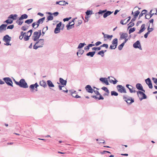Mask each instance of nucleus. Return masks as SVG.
<instances>
[{
	"instance_id": "603ef678",
	"label": "nucleus",
	"mask_w": 157,
	"mask_h": 157,
	"mask_svg": "<svg viewBox=\"0 0 157 157\" xmlns=\"http://www.w3.org/2000/svg\"><path fill=\"white\" fill-rule=\"evenodd\" d=\"M36 44L33 45V49H37L38 48H41V46H39V45L38 46L36 45Z\"/></svg>"
},
{
	"instance_id": "bb28decb",
	"label": "nucleus",
	"mask_w": 157,
	"mask_h": 157,
	"mask_svg": "<svg viewBox=\"0 0 157 157\" xmlns=\"http://www.w3.org/2000/svg\"><path fill=\"white\" fill-rule=\"evenodd\" d=\"M128 35L127 33H122L121 35L120 36V38L121 39H124V38H126L128 37Z\"/></svg>"
},
{
	"instance_id": "3c124183",
	"label": "nucleus",
	"mask_w": 157,
	"mask_h": 157,
	"mask_svg": "<svg viewBox=\"0 0 157 157\" xmlns=\"http://www.w3.org/2000/svg\"><path fill=\"white\" fill-rule=\"evenodd\" d=\"M62 25V22H60L58 24H57L56 26V27L60 29V27Z\"/></svg>"
},
{
	"instance_id": "37998d69",
	"label": "nucleus",
	"mask_w": 157,
	"mask_h": 157,
	"mask_svg": "<svg viewBox=\"0 0 157 157\" xmlns=\"http://www.w3.org/2000/svg\"><path fill=\"white\" fill-rule=\"evenodd\" d=\"M59 14V13L58 12H56L54 13H52L50 12V15H53L54 16H57Z\"/></svg>"
},
{
	"instance_id": "4c0bfd02",
	"label": "nucleus",
	"mask_w": 157,
	"mask_h": 157,
	"mask_svg": "<svg viewBox=\"0 0 157 157\" xmlns=\"http://www.w3.org/2000/svg\"><path fill=\"white\" fill-rule=\"evenodd\" d=\"M98 55H101L102 57L104 56L103 50H101L98 52L97 54Z\"/></svg>"
},
{
	"instance_id": "774afa93",
	"label": "nucleus",
	"mask_w": 157,
	"mask_h": 157,
	"mask_svg": "<svg viewBox=\"0 0 157 157\" xmlns=\"http://www.w3.org/2000/svg\"><path fill=\"white\" fill-rule=\"evenodd\" d=\"M89 49L90 48L88 45L84 47V50H86V51H88Z\"/></svg>"
},
{
	"instance_id": "338daca9",
	"label": "nucleus",
	"mask_w": 157,
	"mask_h": 157,
	"mask_svg": "<svg viewBox=\"0 0 157 157\" xmlns=\"http://www.w3.org/2000/svg\"><path fill=\"white\" fill-rule=\"evenodd\" d=\"M54 85L53 84L52 82L50 80V87H54Z\"/></svg>"
},
{
	"instance_id": "423d86ee",
	"label": "nucleus",
	"mask_w": 157,
	"mask_h": 157,
	"mask_svg": "<svg viewBox=\"0 0 157 157\" xmlns=\"http://www.w3.org/2000/svg\"><path fill=\"white\" fill-rule=\"evenodd\" d=\"M117 89L120 92L124 93H126V91L124 88L121 85H118L117 86Z\"/></svg>"
},
{
	"instance_id": "4d7b16f0",
	"label": "nucleus",
	"mask_w": 157,
	"mask_h": 157,
	"mask_svg": "<svg viewBox=\"0 0 157 157\" xmlns=\"http://www.w3.org/2000/svg\"><path fill=\"white\" fill-rule=\"evenodd\" d=\"M14 27V25H9L7 26V29H12Z\"/></svg>"
},
{
	"instance_id": "69168bd1",
	"label": "nucleus",
	"mask_w": 157,
	"mask_h": 157,
	"mask_svg": "<svg viewBox=\"0 0 157 157\" xmlns=\"http://www.w3.org/2000/svg\"><path fill=\"white\" fill-rule=\"evenodd\" d=\"M101 44V42L100 41H98L95 44V45L96 46H98L99 45Z\"/></svg>"
},
{
	"instance_id": "ddd939ff",
	"label": "nucleus",
	"mask_w": 157,
	"mask_h": 157,
	"mask_svg": "<svg viewBox=\"0 0 157 157\" xmlns=\"http://www.w3.org/2000/svg\"><path fill=\"white\" fill-rule=\"evenodd\" d=\"M33 31L32 29H30L27 33V34H28L29 33H30V34L29 36L25 35V36L24 37V40L26 41L29 40V38L31 36L32 34V33L33 32Z\"/></svg>"
},
{
	"instance_id": "f257e3e1",
	"label": "nucleus",
	"mask_w": 157,
	"mask_h": 157,
	"mask_svg": "<svg viewBox=\"0 0 157 157\" xmlns=\"http://www.w3.org/2000/svg\"><path fill=\"white\" fill-rule=\"evenodd\" d=\"M123 99L128 104L131 105L132 103L134 102V100L133 98L131 97H129L126 95H124L123 96Z\"/></svg>"
},
{
	"instance_id": "4468645a",
	"label": "nucleus",
	"mask_w": 157,
	"mask_h": 157,
	"mask_svg": "<svg viewBox=\"0 0 157 157\" xmlns=\"http://www.w3.org/2000/svg\"><path fill=\"white\" fill-rule=\"evenodd\" d=\"M38 44L39 46H41V47H42L44 44V40L43 39H39L38 41L36 42V44Z\"/></svg>"
},
{
	"instance_id": "ea45409f",
	"label": "nucleus",
	"mask_w": 157,
	"mask_h": 157,
	"mask_svg": "<svg viewBox=\"0 0 157 157\" xmlns=\"http://www.w3.org/2000/svg\"><path fill=\"white\" fill-rule=\"evenodd\" d=\"M129 25L128 26V29L133 26L134 25V23L131 21L128 24V25Z\"/></svg>"
},
{
	"instance_id": "f03ea898",
	"label": "nucleus",
	"mask_w": 157,
	"mask_h": 157,
	"mask_svg": "<svg viewBox=\"0 0 157 157\" xmlns=\"http://www.w3.org/2000/svg\"><path fill=\"white\" fill-rule=\"evenodd\" d=\"M18 83V86L21 87L27 88L28 87L27 83L24 79H21L19 82V83Z\"/></svg>"
},
{
	"instance_id": "393cba45",
	"label": "nucleus",
	"mask_w": 157,
	"mask_h": 157,
	"mask_svg": "<svg viewBox=\"0 0 157 157\" xmlns=\"http://www.w3.org/2000/svg\"><path fill=\"white\" fill-rule=\"evenodd\" d=\"M136 87L137 89L140 90L143 88L142 86L140 83H137L136 85Z\"/></svg>"
},
{
	"instance_id": "412c9836",
	"label": "nucleus",
	"mask_w": 157,
	"mask_h": 157,
	"mask_svg": "<svg viewBox=\"0 0 157 157\" xmlns=\"http://www.w3.org/2000/svg\"><path fill=\"white\" fill-rule=\"evenodd\" d=\"M17 15L16 14H11L10 15L9 17V18L12 19L13 20H16L17 19Z\"/></svg>"
},
{
	"instance_id": "680f3d73",
	"label": "nucleus",
	"mask_w": 157,
	"mask_h": 157,
	"mask_svg": "<svg viewBox=\"0 0 157 157\" xmlns=\"http://www.w3.org/2000/svg\"><path fill=\"white\" fill-rule=\"evenodd\" d=\"M98 95L99 96V98H98V100H103V99H104V98L100 94Z\"/></svg>"
},
{
	"instance_id": "aec40b11",
	"label": "nucleus",
	"mask_w": 157,
	"mask_h": 157,
	"mask_svg": "<svg viewBox=\"0 0 157 157\" xmlns=\"http://www.w3.org/2000/svg\"><path fill=\"white\" fill-rule=\"evenodd\" d=\"M38 86V85L37 84V83L36 82L34 84L30 85L29 86V88L31 89L32 90H33L34 89V87L37 89V87Z\"/></svg>"
},
{
	"instance_id": "5fc2aeb1",
	"label": "nucleus",
	"mask_w": 157,
	"mask_h": 157,
	"mask_svg": "<svg viewBox=\"0 0 157 157\" xmlns=\"http://www.w3.org/2000/svg\"><path fill=\"white\" fill-rule=\"evenodd\" d=\"M73 92L72 93V96L73 97H74V98H81V97L79 96H78L77 94H76L75 95H74L73 94Z\"/></svg>"
},
{
	"instance_id": "a878e982",
	"label": "nucleus",
	"mask_w": 157,
	"mask_h": 157,
	"mask_svg": "<svg viewBox=\"0 0 157 157\" xmlns=\"http://www.w3.org/2000/svg\"><path fill=\"white\" fill-rule=\"evenodd\" d=\"M40 85L44 87H45L46 86V83L45 82L44 80L40 81Z\"/></svg>"
},
{
	"instance_id": "39448f33",
	"label": "nucleus",
	"mask_w": 157,
	"mask_h": 157,
	"mask_svg": "<svg viewBox=\"0 0 157 157\" xmlns=\"http://www.w3.org/2000/svg\"><path fill=\"white\" fill-rule=\"evenodd\" d=\"M3 80L8 85L13 87V82L10 78L5 77L3 78Z\"/></svg>"
},
{
	"instance_id": "864d4df0",
	"label": "nucleus",
	"mask_w": 157,
	"mask_h": 157,
	"mask_svg": "<svg viewBox=\"0 0 157 157\" xmlns=\"http://www.w3.org/2000/svg\"><path fill=\"white\" fill-rule=\"evenodd\" d=\"M152 80L157 85V78H155L153 77Z\"/></svg>"
},
{
	"instance_id": "cd10ccee",
	"label": "nucleus",
	"mask_w": 157,
	"mask_h": 157,
	"mask_svg": "<svg viewBox=\"0 0 157 157\" xmlns=\"http://www.w3.org/2000/svg\"><path fill=\"white\" fill-rule=\"evenodd\" d=\"M84 52V51L83 50L79 49L78 50V52H77V54L78 57H80V56H78V54L79 53L80 54H82Z\"/></svg>"
},
{
	"instance_id": "13d9d810",
	"label": "nucleus",
	"mask_w": 157,
	"mask_h": 157,
	"mask_svg": "<svg viewBox=\"0 0 157 157\" xmlns=\"http://www.w3.org/2000/svg\"><path fill=\"white\" fill-rule=\"evenodd\" d=\"M150 33L149 32V31H147V32L144 35V38H147V37L148 35Z\"/></svg>"
},
{
	"instance_id": "49530a36",
	"label": "nucleus",
	"mask_w": 157,
	"mask_h": 157,
	"mask_svg": "<svg viewBox=\"0 0 157 157\" xmlns=\"http://www.w3.org/2000/svg\"><path fill=\"white\" fill-rule=\"evenodd\" d=\"M28 26L26 27V26H23L21 28V29L22 30L25 31L26 30L28 29Z\"/></svg>"
},
{
	"instance_id": "9d476101",
	"label": "nucleus",
	"mask_w": 157,
	"mask_h": 157,
	"mask_svg": "<svg viewBox=\"0 0 157 157\" xmlns=\"http://www.w3.org/2000/svg\"><path fill=\"white\" fill-rule=\"evenodd\" d=\"M85 89L87 92L89 93H92L93 92V90L90 85H87L85 87Z\"/></svg>"
},
{
	"instance_id": "6e6d98bb",
	"label": "nucleus",
	"mask_w": 157,
	"mask_h": 157,
	"mask_svg": "<svg viewBox=\"0 0 157 157\" xmlns=\"http://www.w3.org/2000/svg\"><path fill=\"white\" fill-rule=\"evenodd\" d=\"M151 12H152V10H151L150 11V12L148 14H147V15H149L150 16V17L149 18H151L154 15V13H151Z\"/></svg>"
},
{
	"instance_id": "b1692460",
	"label": "nucleus",
	"mask_w": 157,
	"mask_h": 157,
	"mask_svg": "<svg viewBox=\"0 0 157 157\" xmlns=\"http://www.w3.org/2000/svg\"><path fill=\"white\" fill-rule=\"evenodd\" d=\"M28 16L26 14H24L21 15L20 17L19 18V20H21L24 19H26L28 18Z\"/></svg>"
},
{
	"instance_id": "2eb2a0df",
	"label": "nucleus",
	"mask_w": 157,
	"mask_h": 157,
	"mask_svg": "<svg viewBox=\"0 0 157 157\" xmlns=\"http://www.w3.org/2000/svg\"><path fill=\"white\" fill-rule=\"evenodd\" d=\"M113 12H111L110 11H105L103 14V17L104 18L106 17L107 16L110 15Z\"/></svg>"
},
{
	"instance_id": "e433bc0d",
	"label": "nucleus",
	"mask_w": 157,
	"mask_h": 157,
	"mask_svg": "<svg viewBox=\"0 0 157 157\" xmlns=\"http://www.w3.org/2000/svg\"><path fill=\"white\" fill-rule=\"evenodd\" d=\"M147 12V11L146 10H143L141 12V13L140 14V16H142L144 14H146V12Z\"/></svg>"
},
{
	"instance_id": "0eeeda50",
	"label": "nucleus",
	"mask_w": 157,
	"mask_h": 157,
	"mask_svg": "<svg viewBox=\"0 0 157 157\" xmlns=\"http://www.w3.org/2000/svg\"><path fill=\"white\" fill-rule=\"evenodd\" d=\"M133 47L135 48H139L140 50H142L140 42L139 40H137L133 44Z\"/></svg>"
},
{
	"instance_id": "72a5a7b5",
	"label": "nucleus",
	"mask_w": 157,
	"mask_h": 157,
	"mask_svg": "<svg viewBox=\"0 0 157 157\" xmlns=\"http://www.w3.org/2000/svg\"><path fill=\"white\" fill-rule=\"evenodd\" d=\"M136 30V28L133 27V28H130L129 30L128 33L129 34H131V33L134 32Z\"/></svg>"
},
{
	"instance_id": "09e8293b",
	"label": "nucleus",
	"mask_w": 157,
	"mask_h": 157,
	"mask_svg": "<svg viewBox=\"0 0 157 157\" xmlns=\"http://www.w3.org/2000/svg\"><path fill=\"white\" fill-rule=\"evenodd\" d=\"M154 30V29L153 28H150V25L148 26V27L147 28V30L148 31H149L150 33L152 32V31Z\"/></svg>"
},
{
	"instance_id": "c756f323",
	"label": "nucleus",
	"mask_w": 157,
	"mask_h": 157,
	"mask_svg": "<svg viewBox=\"0 0 157 157\" xmlns=\"http://www.w3.org/2000/svg\"><path fill=\"white\" fill-rule=\"evenodd\" d=\"M33 21V19H28L26 20L25 22L26 23H27L28 24H29L32 23Z\"/></svg>"
},
{
	"instance_id": "79ce46f5",
	"label": "nucleus",
	"mask_w": 157,
	"mask_h": 157,
	"mask_svg": "<svg viewBox=\"0 0 157 157\" xmlns=\"http://www.w3.org/2000/svg\"><path fill=\"white\" fill-rule=\"evenodd\" d=\"M13 22L12 20L7 19L4 21V22H6L8 24H11Z\"/></svg>"
},
{
	"instance_id": "de8ad7c7",
	"label": "nucleus",
	"mask_w": 157,
	"mask_h": 157,
	"mask_svg": "<svg viewBox=\"0 0 157 157\" xmlns=\"http://www.w3.org/2000/svg\"><path fill=\"white\" fill-rule=\"evenodd\" d=\"M101 47H105L106 48H107L108 47V45L107 44H104L100 46Z\"/></svg>"
},
{
	"instance_id": "5701e85b",
	"label": "nucleus",
	"mask_w": 157,
	"mask_h": 157,
	"mask_svg": "<svg viewBox=\"0 0 157 157\" xmlns=\"http://www.w3.org/2000/svg\"><path fill=\"white\" fill-rule=\"evenodd\" d=\"M129 86H130L132 88V86L130 85L127 84L126 86L130 92L131 93H135L136 92L135 90H132V89L129 87Z\"/></svg>"
},
{
	"instance_id": "a18cd8bd",
	"label": "nucleus",
	"mask_w": 157,
	"mask_h": 157,
	"mask_svg": "<svg viewBox=\"0 0 157 157\" xmlns=\"http://www.w3.org/2000/svg\"><path fill=\"white\" fill-rule=\"evenodd\" d=\"M59 5L61 6H64L66 5V2L64 1H60Z\"/></svg>"
},
{
	"instance_id": "7c9ffc66",
	"label": "nucleus",
	"mask_w": 157,
	"mask_h": 157,
	"mask_svg": "<svg viewBox=\"0 0 157 157\" xmlns=\"http://www.w3.org/2000/svg\"><path fill=\"white\" fill-rule=\"evenodd\" d=\"M60 29L56 27L54 30V33L55 34H57L60 32Z\"/></svg>"
},
{
	"instance_id": "8fccbe9b",
	"label": "nucleus",
	"mask_w": 157,
	"mask_h": 157,
	"mask_svg": "<svg viewBox=\"0 0 157 157\" xmlns=\"http://www.w3.org/2000/svg\"><path fill=\"white\" fill-rule=\"evenodd\" d=\"M66 27L67 28V30H69L70 29H72V28L71 27V25H70L67 24L66 25Z\"/></svg>"
},
{
	"instance_id": "bf43d9fd",
	"label": "nucleus",
	"mask_w": 157,
	"mask_h": 157,
	"mask_svg": "<svg viewBox=\"0 0 157 157\" xmlns=\"http://www.w3.org/2000/svg\"><path fill=\"white\" fill-rule=\"evenodd\" d=\"M71 18V17H67L63 19V21L64 22L68 21Z\"/></svg>"
},
{
	"instance_id": "4be33fe9",
	"label": "nucleus",
	"mask_w": 157,
	"mask_h": 157,
	"mask_svg": "<svg viewBox=\"0 0 157 157\" xmlns=\"http://www.w3.org/2000/svg\"><path fill=\"white\" fill-rule=\"evenodd\" d=\"M96 53L95 51L93 52H89L86 54V55L87 56H90L91 57H93L94 56Z\"/></svg>"
},
{
	"instance_id": "7ed1b4c3",
	"label": "nucleus",
	"mask_w": 157,
	"mask_h": 157,
	"mask_svg": "<svg viewBox=\"0 0 157 157\" xmlns=\"http://www.w3.org/2000/svg\"><path fill=\"white\" fill-rule=\"evenodd\" d=\"M112 44L109 47L110 49H115L117 48L118 44V40L117 38H115L113 40L112 42Z\"/></svg>"
},
{
	"instance_id": "c9c22d12",
	"label": "nucleus",
	"mask_w": 157,
	"mask_h": 157,
	"mask_svg": "<svg viewBox=\"0 0 157 157\" xmlns=\"http://www.w3.org/2000/svg\"><path fill=\"white\" fill-rule=\"evenodd\" d=\"M124 45V44L122 43L121 44L119 45L118 47V48L119 49V50H121L123 48V47Z\"/></svg>"
},
{
	"instance_id": "e2e57ef3",
	"label": "nucleus",
	"mask_w": 157,
	"mask_h": 157,
	"mask_svg": "<svg viewBox=\"0 0 157 157\" xmlns=\"http://www.w3.org/2000/svg\"><path fill=\"white\" fill-rule=\"evenodd\" d=\"M106 79V78H100V81H101V82H104V81H105V79Z\"/></svg>"
},
{
	"instance_id": "a19ab883",
	"label": "nucleus",
	"mask_w": 157,
	"mask_h": 157,
	"mask_svg": "<svg viewBox=\"0 0 157 157\" xmlns=\"http://www.w3.org/2000/svg\"><path fill=\"white\" fill-rule=\"evenodd\" d=\"M140 12L139 10H137L134 12L135 14L134 15V17H137L138 15L140 14Z\"/></svg>"
},
{
	"instance_id": "58836bf2",
	"label": "nucleus",
	"mask_w": 157,
	"mask_h": 157,
	"mask_svg": "<svg viewBox=\"0 0 157 157\" xmlns=\"http://www.w3.org/2000/svg\"><path fill=\"white\" fill-rule=\"evenodd\" d=\"M86 15L88 16L89 15L92 14V10H87L86 12Z\"/></svg>"
},
{
	"instance_id": "f8f14e48",
	"label": "nucleus",
	"mask_w": 157,
	"mask_h": 157,
	"mask_svg": "<svg viewBox=\"0 0 157 157\" xmlns=\"http://www.w3.org/2000/svg\"><path fill=\"white\" fill-rule=\"evenodd\" d=\"M106 11V10H99L98 12V13H95V15L96 16V19H98L100 17V16H97V15L99 14H101V15H102L103 13H104Z\"/></svg>"
},
{
	"instance_id": "dca6fc26",
	"label": "nucleus",
	"mask_w": 157,
	"mask_h": 157,
	"mask_svg": "<svg viewBox=\"0 0 157 157\" xmlns=\"http://www.w3.org/2000/svg\"><path fill=\"white\" fill-rule=\"evenodd\" d=\"M59 81L61 84L63 86H66L67 84V81L66 80H64L63 78H60Z\"/></svg>"
},
{
	"instance_id": "20e7f679",
	"label": "nucleus",
	"mask_w": 157,
	"mask_h": 157,
	"mask_svg": "<svg viewBox=\"0 0 157 157\" xmlns=\"http://www.w3.org/2000/svg\"><path fill=\"white\" fill-rule=\"evenodd\" d=\"M11 38L10 36L8 35H6L4 36L3 38V40L6 42L5 44L6 45H11V44L9 43L10 41L11 40Z\"/></svg>"
},
{
	"instance_id": "f3484780",
	"label": "nucleus",
	"mask_w": 157,
	"mask_h": 157,
	"mask_svg": "<svg viewBox=\"0 0 157 157\" xmlns=\"http://www.w3.org/2000/svg\"><path fill=\"white\" fill-rule=\"evenodd\" d=\"M7 24H2L0 26V33H1L3 30L5 31L6 30Z\"/></svg>"
},
{
	"instance_id": "6e6552de",
	"label": "nucleus",
	"mask_w": 157,
	"mask_h": 157,
	"mask_svg": "<svg viewBox=\"0 0 157 157\" xmlns=\"http://www.w3.org/2000/svg\"><path fill=\"white\" fill-rule=\"evenodd\" d=\"M40 38L38 36V32L37 31L33 33V36H32V39L34 41H36L37 40Z\"/></svg>"
},
{
	"instance_id": "1a4fd4ad",
	"label": "nucleus",
	"mask_w": 157,
	"mask_h": 157,
	"mask_svg": "<svg viewBox=\"0 0 157 157\" xmlns=\"http://www.w3.org/2000/svg\"><path fill=\"white\" fill-rule=\"evenodd\" d=\"M145 82L147 85L148 86L150 89H152L153 88L152 83L151 80L150 78H147L145 80Z\"/></svg>"
},
{
	"instance_id": "6ab92c4d",
	"label": "nucleus",
	"mask_w": 157,
	"mask_h": 157,
	"mask_svg": "<svg viewBox=\"0 0 157 157\" xmlns=\"http://www.w3.org/2000/svg\"><path fill=\"white\" fill-rule=\"evenodd\" d=\"M111 77L113 78L114 79V80H113L110 79V77H108V78L109 79V82L111 83H113V84H116L118 82L117 80L115 78H113L112 77Z\"/></svg>"
},
{
	"instance_id": "473e14b6",
	"label": "nucleus",
	"mask_w": 157,
	"mask_h": 157,
	"mask_svg": "<svg viewBox=\"0 0 157 157\" xmlns=\"http://www.w3.org/2000/svg\"><path fill=\"white\" fill-rule=\"evenodd\" d=\"M111 93L112 96H117L118 94V93L115 91H112Z\"/></svg>"
},
{
	"instance_id": "052dcab7",
	"label": "nucleus",
	"mask_w": 157,
	"mask_h": 157,
	"mask_svg": "<svg viewBox=\"0 0 157 157\" xmlns=\"http://www.w3.org/2000/svg\"><path fill=\"white\" fill-rule=\"evenodd\" d=\"M108 78H106L105 80V81L104 82V83H105L106 85H109V83L107 80V79Z\"/></svg>"
},
{
	"instance_id": "9b49d317",
	"label": "nucleus",
	"mask_w": 157,
	"mask_h": 157,
	"mask_svg": "<svg viewBox=\"0 0 157 157\" xmlns=\"http://www.w3.org/2000/svg\"><path fill=\"white\" fill-rule=\"evenodd\" d=\"M45 17H42V18L39 19L36 22L37 26L36 27L34 28L36 29V28H37L39 26V24H42L43 23V22L44 20H45Z\"/></svg>"
},
{
	"instance_id": "f704fd0d",
	"label": "nucleus",
	"mask_w": 157,
	"mask_h": 157,
	"mask_svg": "<svg viewBox=\"0 0 157 157\" xmlns=\"http://www.w3.org/2000/svg\"><path fill=\"white\" fill-rule=\"evenodd\" d=\"M113 36L112 35H109L108 34H105V35H104V38H107L108 39H110L113 37Z\"/></svg>"
},
{
	"instance_id": "0e129e2a",
	"label": "nucleus",
	"mask_w": 157,
	"mask_h": 157,
	"mask_svg": "<svg viewBox=\"0 0 157 157\" xmlns=\"http://www.w3.org/2000/svg\"><path fill=\"white\" fill-rule=\"evenodd\" d=\"M73 90H69V92L70 93V94H71V95H72V93H73V94H76V91L75 90L73 91H72Z\"/></svg>"
},
{
	"instance_id": "c85d7f7f",
	"label": "nucleus",
	"mask_w": 157,
	"mask_h": 157,
	"mask_svg": "<svg viewBox=\"0 0 157 157\" xmlns=\"http://www.w3.org/2000/svg\"><path fill=\"white\" fill-rule=\"evenodd\" d=\"M86 45V44L85 43H80L79 44L77 48H78V49H80L81 48H82V47H83V46L84 45Z\"/></svg>"
},
{
	"instance_id": "a211bd4d",
	"label": "nucleus",
	"mask_w": 157,
	"mask_h": 157,
	"mask_svg": "<svg viewBox=\"0 0 157 157\" xmlns=\"http://www.w3.org/2000/svg\"><path fill=\"white\" fill-rule=\"evenodd\" d=\"M145 26V24H143L140 27V30L137 33L138 34H140L145 30L146 29Z\"/></svg>"
},
{
	"instance_id": "2f4dec72",
	"label": "nucleus",
	"mask_w": 157,
	"mask_h": 157,
	"mask_svg": "<svg viewBox=\"0 0 157 157\" xmlns=\"http://www.w3.org/2000/svg\"><path fill=\"white\" fill-rule=\"evenodd\" d=\"M101 89L103 90H104L108 94L109 93V91L106 87L103 86L101 88Z\"/></svg>"
},
{
	"instance_id": "c03bdc74",
	"label": "nucleus",
	"mask_w": 157,
	"mask_h": 157,
	"mask_svg": "<svg viewBox=\"0 0 157 157\" xmlns=\"http://www.w3.org/2000/svg\"><path fill=\"white\" fill-rule=\"evenodd\" d=\"M144 93L143 92L140 91H138L137 92V95H138V96L139 97V94L142 95L143 94H144Z\"/></svg>"
}]
</instances>
